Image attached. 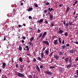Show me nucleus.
Returning a JSON list of instances; mask_svg holds the SVG:
<instances>
[{
    "mask_svg": "<svg viewBox=\"0 0 78 78\" xmlns=\"http://www.w3.org/2000/svg\"><path fill=\"white\" fill-rule=\"evenodd\" d=\"M46 55H48V53H49V51L47 50L46 51Z\"/></svg>",
    "mask_w": 78,
    "mask_h": 78,
    "instance_id": "28",
    "label": "nucleus"
},
{
    "mask_svg": "<svg viewBox=\"0 0 78 78\" xmlns=\"http://www.w3.org/2000/svg\"><path fill=\"white\" fill-rule=\"evenodd\" d=\"M69 58H66L65 59V61L66 63H67L68 61H69Z\"/></svg>",
    "mask_w": 78,
    "mask_h": 78,
    "instance_id": "11",
    "label": "nucleus"
},
{
    "mask_svg": "<svg viewBox=\"0 0 78 78\" xmlns=\"http://www.w3.org/2000/svg\"><path fill=\"white\" fill-rule=\"evenodd\" d=\"M44 43L46 44V45H48L49 44V43H48V42L47 41H44Z\"/></svg>",
    "mask_w": 78,
    "mask_h": 78,
    "instance_id": "20",
    "label": "nucleus"
},
{
    "mask_svg": "<svg viewBox=\"0 0 78 78\" xmlns=\"http://www.w3.org/2000/svg\"><path fill=\"white\" fill-rule=\"evenodd\" d=\"M27 62H30V60H28L27 61Z\"/></svg>",
    "mask_w": 78,
    "mask_h": 78,
    "instance_id": "64",
    "label": "nucleus"
},
{
    "mask_svg": "<svg viewBox=\"0 0 78 78\" xmlns=\"http://www.w3.org/2000/svg\"><path fill=\"white\" fill-rule=\"evenodd\" d=\"M19 65L18 64H16V67L17 69H18V68H19Z\"/></svg>",
    "mask_w": 78,
    "mask_h": 78,
    "instance_id": "30",
    "label": "nucleus"
},
{
    "mask_svg": "<svg viewBox=\"0 0 78 78\" xmlns=\"http://www.w3.org/2000/svg\"><path fill=\"white\" fill-rule=\"evenodd\" d=\"M53 53V52H52L51 54L49 55V56H51L52 55V54Z\"/></svg>",
    "mask_w": 78,
    "mask_h": 78,
    "instance_id": "40",
    "label": "nucleus"
},
{
    "mask_svg": "<svg viewBox=\"0 0 78 78\" xmlns=\"http://www.w3.org/2000/svg\"><path fill=\"white\" fill-rule=\"evenodd\" d=\"M23 39H24V40H25V39H26V38H25V37H23Z\"/></svg>",
    "mask_w": 78,
    "mask_h": 78,
    "instance_id": "48",
    "label": "nucleus"
},
{
    "mask_svg": "<svg viewBox=\"0 0 78 78\" xmlns=\"http://www.w3.org/2000/svg\"><path fill=\"white\" fill-rule=\"evenodd\" d=\"M43 21H44V19H42L41 20H40L39 21H38V22H39L40 23H42Z\"/></svg>",
    "mask_w": 78,
    "mask_h": 78,
    "instance_id": "15",
    "label": "nucleus"
},
{
    "mask_svg": "<svg viewBox=\"0 0 78 78\" xmlns=\"http://www.w3.org/2000/svg\"><path fill=\"white\" fill-rule=\"evenodd\" d=\"M36 69H37V70L38 72H40L41 70L40 69V68H39L37 65H36Z\"/></svg>",
    "mask_w": 78,
    "mask_h": 78,
    "instance_id": "6",
    "label": "nucleus"
},
{
    "mask_svg": "<svg viewBox=\"0 0 78 78\" xmlns=\"http://www.w3.org/2000/svg\"><path fill=\"white\" fill-rule=\"evenodd\" d=\"M12 64H13V63H14V60H13V59L12 58Z\"/></svg>",
    "mask_w": 78,
    "mask_h": 78,
    "instance_id": "51",
    "label": "nucleus"
},
{
    "mask_svg": "<svg viewBox=\"0 0 78 78\" xmlns=\"http://www.w3.org/2000/svg\"><path fill=\"white\" fill-rule=\"evenodd\" d=\"M78 58L77 57L76 58V59H75V61H78Z\"/></svg>",
    "mask_w": 78,
    "mask_h": 78,
    "instance_id": "50",
    "label": "nucleus"
},
{
    "mask_svg": "<svg viewBox=\"0 0 78 78\" xmlns=\"http://www.w3.org/2000/svg\"><path fill=\"white\" fill-rule=\"evenodd\" d=\"M44 12L45 13H47V11L46 10H45L44 11Z\"/></svg>",
    "mask_w": 78,
    "mask_h": 78,
    "instance_id": "47",
    "label": "nucleus"
},
{
    "mask_svg": "<svg viewBox=\"0 0 78 78\" xmlns=\"http://www.w3.org/2000/svg\"><path fill=\"white\" fill-rule=\"evenodd\" d=\"M17 73V75L19 76V77H22V78H23V77L25 76V75L22 73Z\"/></svg>",
    "mask_w": 78,
    "mask_h": 78,
    "instance_id": "1",
    "label": "nucleus"
},
{
    "mask_svg": "<svg viewBox=\"0 0 78 78\" xmlns=\"http://www.w3.org/2000/svg\"><path fill=\"white\" fill-rule=\"evenodd\" d=\"M39 35H40L37 37L38 39L39 38V37H42V33H41Z\"/></svg>",
    "mask_w": 78,
    "mask_h": 78,
    "instance_id": "17",
    "label": "nucleus"
},
{
    "mask_svg": "<svg viewBox=\"0 0 78 78\" xmlns=\"http://www.w3.org/2000/svg\"><path fill=\"white\" fill-rule=\"evenodd\" d=\"M43 67V66L42 65L40 66V68H41V69H42Z\"/></svg>",
    "mask_w": 78,
    "mask_h": 78,
    "instance_id": "44",
    "label": "nucleus"
},
{
    "mask_svg": "<svg viewBox=\"0 0 78 78\" xmlns=\"http://www.w3.org/2000/svg\"><path fill=\"white\" fill-rule=\"evenodd\" d=\"M62 49H64L65 48H66V46L64 45H62Z\"/></svg>",
    "mask_w": 78,
    "mask_h": 78,
    "instance_id": "24",
    "label": "nucleus"
},
{
    "mask_svg": "<svg viewBox=\"0 0 78 78\" xmlns=\"http://www.w3.org/2000/svg\"><path fill=\"white\" fill-rule=\"evenodd\" d=\"M20 71H21V72H22L23 71V66H20Z\"/></svg>",
    "mask_w": 78,
    "mask_h": 78,
    "instance_id": "13",
    "label": "nucleus"
},
{
    "mask_svg": "<svg viewBox=\"0 0 78 78\" xmlns=\"http://www.w3.org/2000/svg\"><path fill=\"white\" fill-rule=\"evenodd\" d=\"M46 74L47 75H53V73H51V72H50L49 71V70H46L45 72Z\"/></svg>",
    "mask_w": 78,
    "mask_h": 78,
    "instance_id": "2",
    "label": "nucleus"
},
{
    "mask_svg": "<svg viewBox=\"0 0 78 78\" xmlns=\"http://www.w3.org/2000/svg\"><path fill=\"white\" fill-rule=\"evenodd\" d=\"M29 44H30V45H32V46H33V44L31 42H29Z\"/></svg>",
    "mask_w": 78,
    "mask_h": 78,
    "instance_id": "36",
    "label": "nucleus"
},
{
    "mask_svg": "<svg viewBox=\"0 0 78 78\" xmlns=\"http://www.w3.org/2000/svg\"><path fill=\"white\" fill-rule=\"evenodd\" d=\"M51 27H53L54 26V23H51Z\"/></svg>",
    "mask_w": 78,
    "mask_h": 78,
    "instance_id": "39",
    "label": "nucleus"
},
{
    "mask_svg": "<svg viewBox=\"0 0 78 78\" xmlns=\"http://www.w3.org/2000/svg\"><path fill=\"white\" fill-rule=\"evenodd\" d=\"M61 6H62V5H61V4H60L59 5V7H61Z\"/></svg>",
    "mask_w": 78,
    "mask_h": 78,
    "instance_id": "63",
    "label": "nucleus"
},
{
    "mask_svg": "<svg viewBox=\"0 0 78 78\" xmlns=\"http://www.w3.org/2000/svg\"><path fill=\"white\" fill-rule=\"evenodd\" d=\"M72 22H69V25L70 26H71V25H72Z\"/></svg>",
    "mask_w": 78,
    "mask_h": 78,
    "instance_id": "31",
    "label": "nucleus"
},
{
    "mask_svg": "<svg viewBox=\"0 0 78 78\" xmlns=\"http://www.w3.org/2000/svg\"><path fill=\"white\" fill-rule=\"evenodd\" d=\"M69 61L70 64L72 62V58H70L69 59Z\"/></svg>",
    "mask_w": 78,
    "mask_h": 78,
    "instance_id": "26",
    "label": "nucleus"
},
{
    "mask_svg": "<svg viewBox=\"0 0 78 78\" xmlns=\"http://www.w3.org/2000/svg\"><path fill=\"white\" fill-rule=\"evenodd\" d=\"M69 52L71 53H75V50L72 49L69 51Z\"/></svg>",
    "mask_w": 78,
    "mask_h": 78,
    "instance_id": "9",
    "label": "nucleus"
},
{
    "mask_svg": "<svg viewBox=\"0 0 78 78\" xmlns=\"http://www.w3.org/2000/svg\"><path fill=\"white\" fill-rule=\"evenodd\" d=\"M58 40H56L54 41L53 43L55 45H56L58 44Z\"/></svg>",
    "mask_w": 78,
    "mask_h": 78,
    "instance_id": "5",
    "label": "nucleus"
},
{
    "mask_svg": "<svg viewBox=\"0 0 78 78\" xmlns=\"http://www.w3.org/2000/svg\"><path fill=\"white\" fill-rule=\"evenodd\" d=\"M44 23H48V22L47 21H45Z\"/></svg>",
    "mask_w": 78,
    "mask_h": 78,
    "instance_id": "54",
    "label": "nucleus"
},
{
    "mask_svg": "<svg viewBox=\"0 0 78 78\" xmlns=\"http://www.w3.org/2000/svg\"><path fill=\"white\" fill-rule=\"evenodd\" d=\"M65 25L66 27H69V24L68 23H66Z\"/></svg>",
    "mask_w": 78,
    "mask_h": 78,
    "instance_id": "34",
    "label": "nucleus"
},
{
    "mask_svg": "<svg viewBox=\"0 0 78 78\" xmlns=\"http://www.w3.org/2000/svg\"><path fill=\"white\" fill-rule=\"evenodd\" d=\"M75 14H76V11H75V12H74V15H75Z\"/></svg>",
    "mask_w": 78,
    "mask_h": 78,
    "instance_id": "61",
    "label": "nucleus"
},
{
    "mask_svg": "<svg viewBox=\"0 0 78 78\" xmlns=\"http://www.w3.org/2000/svg\"><path fill=\"white\" fill-rule=\"evenodd\" d=\"M70 45L69 44H66V46L67 47H69V46Z\"/></svg>",
    "mask_w": 78,
    "mask_h": 78,
    "instance_id": "53",
    "label": "nucleus"
},
{
    "mask_svg": "<svg viewBox=\"0 0 78 78\" xmlns=\"http://www.w3.org/2000/svg\"><path fill=\"white\" fill-rule=\"evenodd\" d=\"M64 42H65L64 40H63V41H62V44H64Z\"/></svg>",
    "mask_w": 78,
    "mask_h": 78,
    "instance_id": "46",
    "label": "nucleus"
},
{
    "mask_svg": "<svg viewBox=\"0 0 78 78\" xmlns=\"http://www.w3.org/2000/svg\"><path fill=\"white\" fill-rule=\"evenodd\" d=\"M69 7H67L66 10V13H67V12H69Z\"/></svg>",
    "mask_w": 78,
    "mask_h": 78,
    "instance_id": "19",
    "label": "nucleus"
},
{
    "mask_svg": "<svg viewBox=\"0 0 78 78\" xmlns=\"http://www.w3.org/2000/svg\"><path fill=\"white\" fill-rule=\"evenodd\" d=\"M64 35L65 36H68V33L67 32H66L64 34Z\"/></svg>",
    "mask_w": 78,
    "mask_h": 78,
    "instance_id": "32",
    "label": "nucleus"
},
{
    "mask_svg": "<svg viewBox=\"0 0 78 78\" xmlns=\"http://www.w3.org/2000/svg\"><path fill=\"white\" fill-rule=\"evenodd\" d=\"M22 43H24L25 42V41L24 40H23L22 41Z\"/></svg>",
    "mask_w": 78,
    "mask_h": 78,
    "instance_id": "56",
    "label": "nucleus"
},
{
    "mask_svg": "<svg viewBox=\"0 0 78 78\" xmlns=\"http://www.w3.org/2000/svg\"><path fill=\"white\" fill-rule=\"evenodd\" d=\"M58 41H59V44H61L62 43H61V37H60L59 38Z\"/></svg>",
    "mask_w": 78,
    "mask_h": 78,
    "instance_id": "23",
    "label": "nucleus"
},
{
    "mask_svg": "<svg viewBox=\"0 0 78 78\" xmlns=\"http://www.w3.org/2000/svg\"><path fill=\"white\" fill-rule=\"evenodd\" d=\"M74 77H75V78H77L76 75H75L74 76Z\"/></svg>",
    "mask_w": 78,
    "mask_h": 78,
    "instance_id": "60",
    "label": "nucleus"
},
{
    "mask_svg": "<svg viewBox=\"0 0 78 78\" xmlns=\"http://www.w3.org/2000/svg\"><path fill=\"white\" fill-rule=\"evenodd\" d=\"M4 37V41H5V40H6V37Z\"/></svg>",
    "mask_w": 78,
    "mask_h": 78,
    "instance_id": "57",
    "label": "nucleus"
},
{
    "mask_svg": "<svg viewBox=\"0 0 78 78\" xmlns=\"http://www.w3.org/2000/svg\"><path fill=\"white\" fill-rule=\"evenodd\" d=\"M63 55V53L60 52L59 53V55Z\"/></svg>",
    "mask_w": 78,
    "mask_h": 78,
    "instance_id": "35",
    "label": "nucleus"
},
{
    "mask_svg": "<svg viewBox=\"0 0 78 78\" xmlns=\"http://www.w3.org/2000/svg\"><path fill=\"white\" fill-rule=\"evenodd\" d=\"M46 5H50V3L46 2Z\"/></svg>",
    "mask_w": 78,
    "mask_h": 78,
    "instance_id": "41",
    "label": "nucleus"
},
{
    "mask_svg": "<svg viewBox=\"0 0 78 78\" xmlns=\"http://www.w3.org/2000/svg\"><path fill=\"white\" fill-rule=\"evenodd\" d=\"M32 10H33L32 8H29V9H28V11H32Z\"/></svg>",
    "mask_w": 78,
    "mask_h": 78,
    "instance_id": "29",
    "label": "nucleus"
},
{
    "mask_svg": "<svg viewBox=\"0 0 78 78\" xmlns=\"http://www.w3.org/2000/svg\"><path fill=\"white\" fill-rule=\"evenodd\" d=\"M40 32H41V30H38L37 32V33H39Z\"/></svg>",
    "mask_w": 78,
    "mask_h": 78,
    "instance_id": "37",
    "label": "nucleus"
},
{
    "mask_svg": "<svg viewBox=\"0 0 78 78\" xmlns=\"http://www.w3.org/2000/svg\"><path fill=\"white\" fill-rule=\"evenodd\" d=\"M33 40H34V37H32L30 38V41H31V42H32Z\"/></svg>",
    "mask_w": 78,
    "mask_h": 78,
    "instance_id": "25",
    "label": "nucleus"
},
{
    "mask_svg": "<svg viewBox=\"0 0 78 78\" xmlns=\"http://www.w3.org/2000/svg\"><path fill=\"white\" fill-rule=\"evenodd\" d=\"M6 66V64L5 62H3L2 66V67L3 68V69H5Z\"/></svg>",
    "mask_w": 78,
    "mask_h": 78,
    "instance_id": "3",
    "label": "nucleus"
},
{
    "mask_svg": "<svg viewBox=\"0 0 78 78\" xmlns=\"http://www.w3.org/2000/svg\"><path fill=\"white\" fill-rule=\"evenodd\" d=\"M63 24L64 25H65V23H66V21H63Z\"/></svg>",
    "mask_w": 78,
    "mask_h": 78,
    "instance_id": "55",
    "label": "nucleus"
},
{
    "mask_svg": "<svg viewBox=\"0 0 78 78\" xmlns=\"http://www.w3.org/2000/svg\"><path fill=\"white\" fill-rule=\"evenodd\" d=\"M76 73L77 75H78V70L76 71Z\"/></svg>",
    "mask_w": 78,
    "mask_h": 78,
    "instance_id": "52",
    "label": "nucleus"
},
{
    "mask_svg": "<svg viewBox=\"0 0 78 78\" xmlns=\"http://www.w3.org/2000/svg\"><path fill=\"white\" fill-rule=\"evenodd\" d=\"M50 69H53V68H55V66H51L49 67Z\"/></svg>",
    "mask_w": 78,
    "mask_h": 78,
    "instance_id": "42",
    "label": "nucleus"
},
{
    "mask_svg": "<svg viewBox=\"0 0 78 78\" xmlns=\"http://www.w3.org/2000/svg\"><path fill=\"white\" fill-rule=\"evenodd\" d=\"M54 57L56 59H58V60L59 59V56H58V55H55Z\"/></svg>",
    "mask_w": 78,
    "mask_h": 78,
    "instance_id": "18",
    "label": "nucleus"
},
{
    "mask_svg": "<svg viewBox=\"0 0 78 78\" xmlns=\"http://www.w3.org/2000/svg\"><path fill=\"white\" fill-rule=\"evenodd\" d=\"M19 50L20 51H22V48L20 45H19Z\"/></svg>",
    "mask_w": 78,
    "mask_h": 78,
    "instance_id": "22",
    "label": "nucleus"
},
{
    "mask_svg": "<svg viewBox=\"0 0 78 78\" xmlns=\"http://www.w3.org/2000/svg\"><path fill=\"white\" fill-rule=\"evenodd\" d=\"M59 71L60 72H62L64 71V70L62 68L60 67L59 69Z\"/></svg>",
    "mask_w": 78,
    "mask_h": 78,
    "instance_id": "12",
    "label": "nucleus"
},
{
    "mask_svg": "<svg viewBox=\"0 0 78 78\" xmlns=\"http://www.w3.org/2000/svg\"><path fill=\"white\" fill-rule=\"evenodd\" d=\"M27 51H29V48H27Z\"/></svg>",
    "mask_w": 78,
    "mask_h": 78,
    "instance_id": "62",
    "label": "nucleus"
},
{
    "mask_svg": "<svg viewBox=\"0 0 78 78\" xmlns=\"http://www.w3.org/2000/svg\"><path fill=\"white\" fill-rule=\"evenodd\" d=\"M53 10H54V9H53V8H51L49 11L50 12H51V11H53Z\"/></svg>",
    "mask_w": 78,
    "mask_h": 78,
    "instance_id": "38",
    "label": "nucleus"
},
{
    "mask_svg": "<svg viewBox=\"0 0 78 78\" xmlns=\"http://www.w3.org/2000/svg\"><path fill=\"white\" fill-rule=\"evenodd\" d=\"M31 18H32V17H31V16H29V19H31Z\"/></svg>",
    "mask_w": 78,
    "mask_h": 78,
    "instance_id": "49",
    "label": "nucleus"
},
{
    "mask_svg": "<svg viewBox=\"0 0 78 78\" xmlns=\"http://www.w3.org/2000/svg\"><path fill=\"white\" fill-rule=\"evenodd\" d=\"M34 6H35V7H36V8H37L38 7V5H37V4L36 3H34Z\"/></svg>",
    "mask_w": 78,
    "mask_h": 78,
    "instance_id": "21",
    "label": "nucleus"
},
{
    "mask_svg": "<svg viewBox=\"0 0 78 78\" xmlns=\"http://www.w3.org/2000/svg\"><path fill=\"white\" fill-rule=\"evenodd\" d=\"M26 48H28V46H26Z\"/></svg>",
    "mask_w": 78,
    "mask_h": 78,
    "instance_id": "59",
    "label": "nucleus"
},
{
    "mask_svg": "<svg viewBox=\"0 0 78 78\" xmlns=\"http://www.w3.org/2000/svg\"><path fill=\"white\" fill-rule=\"evenodd\" d=\"M49 16L50 17L51 19H53V15H52V14H50V15Z\"/></svg>",
    "mask_w": 78,
    "mask_h": 78,
    "instance_id": "27",
    "label": "nucleus"
},
{
    "mask_svg": "<svg viewBox=\"0 0 78 78\" xmlns=\"http://www.w3.org/2000/svg\"><path fill=\"white\" fill-rule=\"evenodd\" d=\"M63 32H64V30H60L58 32V33H59V34H62V33H63Z\"/></svg>",
    "mask_w": 78,
    "mask_h": 78,
    "instance_id": "8",
    "label": "nucleus"
},
{
    "mask_svg": "<svg viewBox=\"0 0 78 78\" xmlns=\"http://www.w3.org/2000/svg\"><path fill=\"white\" fill-rule=\"evenodd\" d=\"M78 3V1H76L75 2V3H76H76Z\"/></svg>",
    "mask_w": 78,
    "mask_h": 78,
    "instance_id": "58",
    "label": "nucleus"
},
{
    "mask_svg": "<svg viewBox=\"0 0 78 78\" xmlns=\"http://www.w3.org/2000/svg\"><path fill=\"white\" fill-rule=\"evenodd\" d=\"M19 61L21 62H22L23 61V59H22V58L20 57L19 58Z\"/></svg>",
    "mask_w": 78,
    "mask_h": 78,
    "instance_id": "16",
    "label": "nucleus"
},
{
    "mask_svg": "<svg viewBox=\"0 0 78 78\" xmlns=\"http://www.w3.org/2000/svg\"><path fill=\"white\" fill-rule=\"evenodd\" d=\"M44 52H42L41 53V57L42 59L44 58Z\"/></svg>",
    "mask_w": 78,
    "mask_h": 78,
    "instance_id": "10",
    "label": "nucleus"
},
{
    "mask_svg": "<svg viewBox=\"0 0 78 78\" xmlns=\"http://www.w3.org/2000/svg\"><path fill=\"white\" fill-rule=\"evenodd\" d=\"M29 76L30 78H33V76H31V75H29Z\"/></svg>",
    "mask_w": 78,
    "mask_h": 78,
    "instance_id": "45",
    "label": "nucleus"
},
{
    "mask_svg": "<svg viewBox=\"0 0 78 78\" xmlns=\"http://www.w3.org/2000/svg\"><path fill=\"white\" fill-rule=\"evenodd\" d=\"M71 66H72V64L70 63L69 64L67 65V66H66L67 69H70V67H71Z\"/></svg>",
    "mask_w": 78,
    "mask_h": 78,
    "instance_id": "7",
    "label": "nucleus"
},
{
    "mask_svg": "<svg viewBox=\"0 0 78 78\" xmlns=\"http://www.w3.org/2000/svg\"><path fill=\"white\" fill-rule=\"evenodd\" d=\"M46 35H47V32H45L43 34L41 37V39H44L45 37V36H46Z\"/></svg>",
    "mask_w": 78,
    "mask_h": 78,
    "instance_id": "4",
    "label": "nucleus"
},
{
    "mask_svg": "<svg viewBox=\"0 0 78 78\" xmlns=\"http://www.w3.org/2000/svg\"><path fill=\"white\" fill-rule=\"evenodd\" d=\"M37 60H38L40 61H42V58H41V57L39 56H38L37 58Z\"/></svg>",
    "mask_w": 78,
    "mask_h": 78,
    "instance_id": "14",
    "label": "nucleus"
},
{
    "mask_svg": "<svg viewBox=\"0 0 78 78\" xmlns=\"http://www.w3.org/2000/svg\"><path fill=\"white\" fill-rule=\"evenodd\" d=\"M34 62H36V58H34Z\"/></svg>",
    "mask_w": 78,
    "mask_h": 78,
    "instance_id": "43",
    "label": "nucleus"
},
{
    "mask_svg": "<svg viewBox=\"0 0 78 78\" xmlns=\"http://www.w3.org/2000/svg\"><path fill=\"white\" fill-rule=\"evenodd\" d=\"M73 42L74 43H75L76 44H78V41H74Z\"/></svg>",
    "mask_w": 78,
    "mask_h": 78,
    "instance_id": "33",
    "label": "nucleus"
}]
</instances>
